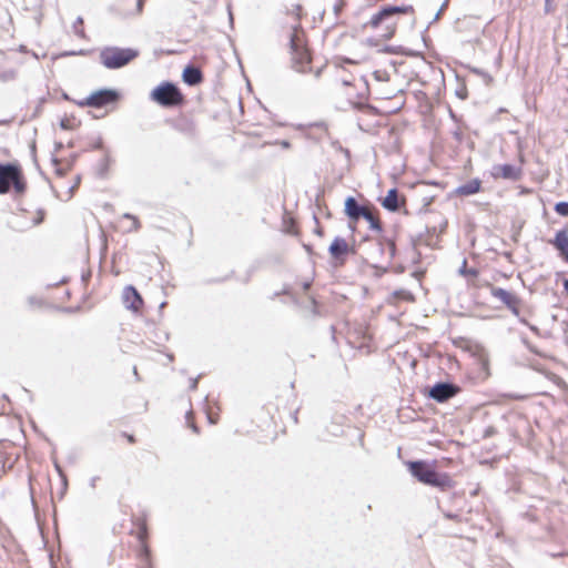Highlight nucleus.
<instances>
[{
    "mask_svg": "<svg viewBox=\"0 0 568 568\" xmlns=\"http://www.w3.org/2000/svg\"><path fill=\"white\" fill-rule=\"evenodd\" d=\"M406 466L410 475L424 485L438 488L440 491H447L455 486L449 474L436 470L435 463L423 459L408 460Z\"/></svg>",
    "mask_w": 568,
    "mask_h": 568,
    "instance_id": "obj_1",
    "label": "nucleus"
},
{
    "mask_svg": "<svg viewBox=\"0 0 568 568\" xmlns=\"http://www.w3.org/2000/svg\"><path fill=\"white\" fill-rule=\"evenodd\" d=\"M139 55L132 48L105 47L100 51V62L109 70H116L128 65Z\"/></svg>",
    "mask_w": 568,
    "mask_h": 568,
    "instance_id": "obj_2",
    "label": "nucleus"
},
{
    "mask_svg": "<svg viewBox=\"0 0 568 568\" xmlns=\"http://www.w3.org/2000/svg\"><path fill=\"white\" fill-rule=\"evenodd\" d=\"M150 99L163 108H176L184 103L181 89L171 81H163L150 93Z\"/></svg>",
    "mask_w": 568,
    "mask_h": 568,
    "instance_id": "obj_3",
    "label": "nucleus"
},
{
    "mask_svg": "<svg viewBox=\"0 0 568 568\" xmlns=\"http://www.w3.org/2000/svg\"><path fill=\"white\" fill-rule=\"evenodd\" d=\"M291 67L298 73L312 71V57L307 48L301 44L295 32L290 34Z\"/></svg>",
    "mask_w": 568,
    "mask_h": 568,
    "instance_id": "obj_4",
    "label": "nucleus"
},
{
    "mask_svg": "<svg viewBox=\"0 0 568 568\" xmlns=\"http://www.w3.org/2000/svg\"><path fill=\"white\" fill-rule=\"evenodd\" d=\"M120 98L121 95L118 90L102 88L92 92L85 99L78 101L77 104L81 108L90 106L101 109L118 103Z\"/></svg>",
    "mask_w": 568,
    "mask_h": 568,
    "instance_id": "obj_5",
    "label": "nucleus"
},
{
    "mask_svg": "<svg viewBox=\"0 0 568 568\" xmlns=\"http://www.w3.org/2000/svg\"><path fill=\"white\" fill-rule=\"evenodd\" d=\"M462 392L460 386L448 381H439L425 388L424 394L436 403H447Z\"/></svg>",
    "mask_w": 568,
    "mask_h": 568,
    "instance_id": "obj_6",
    "label": "nucleus"
},
{
    "mask_svg": "<svg viewBox=\"0 0 568 568\" xmlns=\"http://www.w3.org/2000/svg\"><path fill=\"white\" fill-rule=\"evenodd\" d=\"M328 253L334 261L335 266H343L346 263L348 254H355L356 248L349 245L342 236H335L328 246Z\"/></svg>",
    "mask_w": 568,
    "mask_h": 568,
    "instance_id": "obj_7",
    "label": "nucleus"
},
{
    "mask_svg": "<svg viewBox=\"0 0 568 568\" xmlns=\"http://www.w3.org/2000/svg\"><path fill=\"white\" fill-rule=\"evenodd\" d=\"M490 294L493 297L499 300L515 316H519V306L521 304V300L515 293H511L505 288L494 286L488 283Z\"/></svg>",
    "mask_w": 568,
    "mask_h": 568,
    "instance_id": "obj_8",
    "label": "nucleus"
},
{
    "mask_svg": "<svg viewBox=\"0 0 568 568\" xmlns=\"http://www.w3.org/2000/svg\"><path fill=\"white\" fill-rule=\"evenodd\" d=\"M165 123L187 138L196 135V123L190 115L179 114L178 116L166 119Z\"/></svg>",
    "mask_w": 568,
    "mask_h": 568,
    "instance_id": "obj_9",
    "label": "nucleus"
},
{
    "mask_svg": "<svg viewBox=\"0 0 568 568\" xmlns=\"http://www.w3.org/2000/svg\"><path fill=\"white\" fill-rule=\"evenodd\" d=\"M490 175L495 180L503 179L517 182L523 176V169L521 166L511 163L495 164L491 166Z\"/></svg>",
    "mask_w": 568,
    "mask_h": 568,
    "instance_id": "obj_10",
    "label": "nucleus"
},
{
    "mask_svg": "<svg viewBox=\"0 0 568 568\" xmlns=\"http://www.w3.org/2000/svg\"><path fill=\"white\" fill-rule=\"evenodd\" d=\"M367 209L359 204L354 196H347L344 202V213L348 217L349 222L357 223L362 217H366ZM351 230L354 232L355 226L349 223Z\"/></svg>",
    "mask_w": 568,
    "mask_h": 568,
    "instance_id": "obj_11",
    "label": "nucleus"
},
{
    "mask_svg": "<svg viewBox=\"0 0 568 568\" xmlns=\"http://www.w3.org/2000/svg\"><path fill=\"white\" fill-rule=\"evenodd\" d=\"M558 252V256L568 264V227L558 230L555 236L548 241Z\"/></svg>",
    "mask_w": 568,
    "mask_h": 568,
    "instance_id": "obj_12",
    "label": "nucleus"
},
{
    "mask_svg": "<svg viewBox=\"0 0 568 568\" xmlns=\"http://www.w3.org/2000/svg\"><path fill=\"white\" fill-rule=\"evenodd\" d=\"M20 173V166L9 163V168H3L0 172V194H6L11 187L12 180Z\"/></svg>",
    "mask_w": 568,
    "mask_h": 568,
    "instance_id": "obj_13",
    "label": "nucleus"
},
{
    "mask_svg": "<svg viewBox=\"0 0 568 568\" xmlns=\"http://www.w3.org/2000/svg\"><path fill=\"white\" fill-rule=\"evenodd\" d=\"M123 301H124L126 308H129L133 312H138L143 305V298H142L141 294L132 285H128L124 287Z\"/></svg>",
    "mask_w": 568,
    "mask_h": 568,
    "instance_id": "obj_14",
    "label": "nucleus"
},
{
    "mask_svg": "<svg viewBox=\"0 0 568 568\" xmlns=\"http://www.w3.org/2000/svg\"><path fill=\"white\" fill-rule=\"evenodd\" d=\"M182 80L190 87L199 85L204 80L203 72L199 67L190 63L182 72Z\"/></svg>",
    "mask_w": 568,
    "mask_h": 568,
    "instance_id": "obj_15",
    "label": "nucleus"
},
{
    "mask_svg": "<svg viewBox=\"0 0 568 568\" xmlns=\"http://www.w3.org/2000/svg\"><path fill=\"white\" fill-rule=\"evenodd\" d=\"M377 253L383 256L385 253V250L388 251V263L392 262V260L396 256L397 247L394 237L390 236H383L375 243Z\"/></svg>",
    "mask_w": 568,
    "mask_h": 568,
    "instance_id": "obj_16",
    "label": "nucleus"
},
{
    "mask_svg": "<svg viewBox=\"0 0 568 568\" xmlns=\"http://www.w3.org/2000/svg\"><path fill=\"white\" fill-rule=\"evenodd\" d=\"M381 204L389 212H397L400 207L398 190L396 187L389 189L386 196L381 200Z\"/></svg>",
    "mask_w": 568,
    "mask_h": 568,
    "instance_id": "obj_17",
    "label": "nucleus"
},
{
    "mask_svg": "<svg viewBox=\"0 0 568 568\" xmlns=\"http://www.w3.org/2000/svg\"><path fill=\"white\" fill-rule=\"evenodd\" d=\"M481 189V181L479 179H473V180H469L468 182L459 185L457 189H456V194L460 195V196H469V195H474L476 193H478Z\"/></svg>",
    "mask_w": 568,
    "mask_h": 568,
    "instance_id": "obj_18",
    "label": "nucleus"
},
{
    "mask_svg": "<svg viewBox=\"0 0 568 568\" xmlns=\"http://www.w3.org/2000/svg\"><path fill=\"white\" fill-rule=\"evenodd\" d=\"M389 16L386 6L382 7L378 12L374 13L369 21L364 24V28L371 27L372 29L382 28L384 21Z\"/></svg>",
    "mask_w": 568,
    "mask_h": 568,
    "instance_id": "obj_19",
    "label": "nucleus"
},
{
    "mask_svg": "<svg viewBox=\"0 0 568 568\" xmlns=\"http://www.w3.org/2000/svg\"><path fill=\"white\" fill-rule=\"evenodd\" d=\"M382 28L384 30V32L382 33V38L384 40H390L395 36L397 30V18L389 13L387 19L384 21Z\"/></svg>",
    "mask_w": 568,
    "mask_h": 568,
    "instance_id": "obj_20",
    "label": "nucleus"
},
{
    "mask_svg": "<svg viewBox=\"0 0 568 568\" xmlns=\"http://www.w3.org/2000/svg\"><path fill=\"white\" fill-rule=\"evenodd\" d=\"M111 163V158L109 152L104 154L102 159H100L95 164V175L100 179H104L108 175L109 166Z\"/></svg>",
    "mask_w": 568,
    "mask_h": 568,
    "instance_id": "obj_21",
    "label": "nucleus"
},
{
    "mask_svg": "<svg viewBox=\"0 0 568 568\" xmlns=\"http://www.w3.org/2000/svg\"><path fill=\"white\" fill-rule=\"evenodd\" d=\"M386 8H387L388 13H392L396 18L399 14L414 13V7L410 4H408V6L387 4Z\"/></svg>",
    "mask_w": 568,
    "mask_h": 568,
    "instance_id": "obj_22",
    "label": "nucleus"
},
{
    "mask_svg": "<svg viewBox=\"0 0 568 568\" xmlns=\"http://www.w3.org/2000/svg\"><path fill=\"white\" fill-rule=\"evenodd\" d=\"M363 219L368 222L369 229L372 231H375L377 233L383 232L382 222L377 217H375L368 210L366 211V217H363Z\"/></svg>",
    "mask_w": 568,
    "mask_h": 568,
    "instance_id": "obj_23",
    "label": "nucleus"
},
{
    "mask_svg": "<svg viewBox=\"0 0 568 568\" xmlns=\"http://www.w3.org/2000/svg\"><path fill=\"white\" fill-rule=\"evenodd\" d=\"M80 121L77 120L74 116L72 118H68V116H64L60 120V128L62 130H74L75 128H78L80 125Z\"/></svg>",
    "mask_w": 568,
    "mask_h": 568,
    "instance_id": "obj_24",
    "label": "nucleus"
},
{
    "mask_svg": "<svg viewBox=\"0 0 568 568\" xmlns=\"http://www.w3.org/2000/svg\"><path fill=\"white\" fill-rule=\"evenodd\" d=\"M11 186H13L14 191L19 194L23 193L27 189V183L23 179L22 171L16 176V180H12Z\"/></svg>",
    "mask_w": 568,
    "mask_h": 568,
    "instance_id": "obj_25",
    "label": "nucleus"
},
{
    "mask_svg": "<svg viewBox=\"0 0 568 568\" xmlns=\"http://www.w3.org/2000/svg\"><path fill=\"white\" fill-rule=\"evenodd\" d=\"M458 273H459L460 275L465 276V277H466V276L476 277V276H478V274H479V272H478V270H477V268H475V267H470V268H468V267H467V260H466V258H464L463 264H462V266H460V267H459V270H458Z\"/></svg>",
    "mask_w": 568,
    "mask_h": 568,
    "instance_id": "obj_26",
    "label": "nucleus"
},
{
    "mask_svg": "<svg viewBox=\"0 0 568 568\" xmlns=\"http://www.w3.org/2000/svg\"><path fill=\"white\" fill-rule=\"evenodd\" d=\"M83 19L82 17H78L75 19V21L73 22L72 24V29H73V32L79 37V38H82L84 39L85 38V32H84V29H83Z\"/></svg>",
    "mask_w": 568,
    "mask_h": 568,
    "instance_id": "obj_27",
    "label": "nucleus"
},
{
    "mask_svg": "<svg viewBox=\"0 0 568 568\" xmlns=\"http://www.w3.org/2000/svg\"><path fill=\"white\" fill-rule=\"evenodd\" d=\"M443 516L448 520H454L456 523H463L465 519L463 518L462 514L458 511H449L440 509Z\"/></svg>",
    "mask_w": 568,
    "mask_h": 568,
    "instance_id": "obj_28",
    "label": "nucleus"
},
{
    "mask_svg": "<svg viewBox=\"0 0 568 568\" xmlns=\"http://www.w3.org/2000/svg\"><path fill=\"white\" fill-rule=\"evenodd\" d=\"M379 52H383V53H389V54H404L405 53V49L400 45H384L381 50H378Z\"/></svg>",
    "mask_w": 568,
    "mask_h": 568,
    "instance_id": "obj_29",
    "label": "nucleus"
},
{
    "mask_svg": "<svg viewBox=\"0 0 568 568\" xmlns=\"http://www.w3.org/2000/svg\"><path fill=\"white\" fill-rule=\"evenodd\" d=\"M554 210L560 216H568V202L567 201L557 202L554 206Z\"/></svg>",
    "mask_w": 568,
    "mask_h": 568,
    "instance_id": "obj_30",
    "label": "nucleus"
},
{
    "mask_svg": "<svg viewBox=\"0 0 568 568\" xmlns=\"http://www.w3.org/2000/svg\"><path fill=\"white\" fill-rule=\"evenodd\" d=\"M351 103L355 110H358L361 112H369V111L375 110V108L367 102L359 101V102H351Z\"/></svg>",
    "mask_w": 568,
    "mask_h": 568,
    "instance_id": "obj_31",
    "label": "nucleus"
},
{
    "mask_svg": "<svg viewBox=\"0 0 568 568\" xmlns=\"http://www.w3.org/2000/svg\"><path fill=\"white\" fill-rule=\"evenodd\" d=\"M91 150H101L108 152L104 148V143L101 136H98L97 140L90 144L88 148L84 149V151H91Z\"/></svg>",
    "mask_w": 568,
    "mask_h": 568,
    "instance_id": "obj_32",
    "label": "nucleus"
},
{
    "mask_svg": "<svg viewBox=\"0 0 568 568\" xmlns=\"http://www.w3.org/2000/svg\"><path fill=\"white\" fill-rule=\"evenodd\" d=\"M53 465H54V469L57 470V473L61 477V480H62V484H63V489H65L67 485H68L67 475L64 474L61 465L57 460L53 462Z\"/></svg>",
    "mask_w": 568,
    "mask_h": 568,
    "instance_id": "obj_33",
    "label": "nucleus"
},
{
    "mask_svg": "<svg viewBox=\"0 0 568 568\" xmlns=\"http://www.w3.org/2000/svg\"><path fill=\"white\" fill-rule=\"evenodd\" d=\"M448 3H449V0H444L443 4L440 6V8H438V11L437 13L435 14V17L433 18V20L429 22L428 27L436 22L437 20L440 19L442 14L444 13V11L447 9L448 7Z\"/></svg>",
    "mask_w": 568,
    "mask_h": 568,
    "instance_id": "obj_34",
    "label": "nucleus"
},
{
    "mask_svg": "<svg viewBox=\"0 0 568 568\" xmlns=\"http://www.w3.org/2000/svg\"><path fill=\"white\" fill-rule=\"evenodd\" d=\"M364 262L367 263L371 267L375 268L376 270V274L378 276L385 274L388 271V266H379V265H377L375 263L369 264L366 258L364 260Z\"/></svg>",
    "mask_w": 568,
    "mask_h": 568,
    "instance_id": "obj_35",
    "label": "nucleus"
},
{
    "mask_svg": "<svg viewBox=\"0 0 568 568\" xmlns=\"http://www.w3.org/2000/svg\"><path fill=\"white\" fill-rule=\"evenodd\" d=\"M123 217L124 219H130L133 221V226H134V230H139L140 229V222H139V219L136 216H134L133 214H130V213H125L123 214Z\"/></svg>",
    "mask_w": 568,
    "mask_h": 568,
    "instance_id": "obj_36",
    "label": "nucleus"
},
{
    "mask_svg": "<svg viewBox=\"0 0 568 568\" xmlns=\"http://www.w3.org/2000/svg\"><path fill=\"white\" fill-rule=\"evenodd\" d=\"M44 102H45V98H41V99L39 100V103H38V105L36 106L34 112H33V114H32V116H31L32 119H33V118H37V116L42 112V104H43Z\"/></svg>",
    "mask_w": 568,
    "mask_h": 568,
    "instance_id": "obj_37",
    "label": "nucleus"
},
{
    "mask_svg": "<svg viewBox=\"0 0 568 568\" xmlns=\"http://www.w3.org/2000/svg\"><path fill=\"white\" fill-rule=\"evenodd\" d=\"M343 7H344L343 0H337L333 7V10H334V13L336 17L339 16L341 11L343 10Z\"/></svg>",
    "mask_w": 568,
    "mask_h": 568,
    "instance_id": "obj_38",
    "label": "nucleus"
},
{
    "mask_svg": "<svg viewBox=\"0 0 568 568\" xmlns=\"http://www.w3.org/2000/svg\"><path fill=\"white\" fill-rule=\"evenodd\" d=\"M453 138L456 140L457 143H462L464 140V133L457 129L453 131Z\"/></svg>",
    "mask_w": 568,
    "mask_h": 568,
    "instance_id": "obj_39",
    "label": "nucleus"
},
{
    "mask_svg": "<svg viewBox=\"0 0 568 568\" xmlns=\"http://www.w3.org/2000/svg\"><path fill=\"white\" fill-rule=\"evenodd\" d=\"M202 377L200 374L197 377L190 378V389L195 390L197 388L199 379Z\"/></svg>",
    "mask_w": 568,
    "mask_h": 568,
    "instance_id": "obj_40",
    "label": "nucleus"
},
{
    "mask_svg": "<svg viewBox=\"0 0 568 568\" xmlns=\"http://www.w3.org/2000/svg\"><path fill=\"white\" fill-rule=\"evenodd\" d=\"M51 161H52V163H53L55 166H58V164H59V162H60V161H59V159H58L57 156H54V155L52 156ZM55 173H57L58 175H64V171H63L61 168H57V169H55Z\"/></svg>",
    "mask_w": 568,
    "mask_h": 568,
    "instance_id": "obj_41",
    "label": "nucleus"
},
{
    "mask_svg": "<svg viewBox=\"0 0 568 568\" xmlns=\"http://www.w3.org/2000/svg\"><path fill=\"white\" fill-rule=\"evenodd\" d=\"M494 434H496V429L493 426H490V427L485 429L484 437L485 438L491 437Z\"/></svg>",
    "mask_w": 568,
    "mask_h": 568,
    "instance_id": "obj_42",
    "label": "nucleus"
},
{
    "mask_svg": "<svg viewBox=\"0 0 568 568\" xmlns=\"http://www.w3.org/2000/svg\"><path fill=\"white\" fill-rule=\"evenodd\" d=\"M136 2V13L140 14L143 11L144 0H135Z\"/></svg>",
    "mask_w": 568,
    "mask_h": 568,
    "instance_id": "obj_43",
    "label": "nucleus"
},
{
    "mask_svg": "<svg viewBox=\"0 0 568 568\" xmlns=\"http://www.w3.org/2000/svg\"><path fill=\"white\" fill-rule=\"evenodd\" d=\"M38 213H39V217L34 220L36 225L40 224L43 221V216H44L43 210H39Z\"/></svg>",
    "mask_w": 568,
    "mask_h": 568,
    "instance_id": "obj_44",
    "label": "nucleus"
},
{
    "mask_svg": "<svg viewBox=\"0 0 568 568\" xmlns=\"http://www.w3.org/2000/svg\"><path fill=\"white\" fill-rule=\"evenodd\" d=\"M83 52H84L83 50H80L79 52H77V51H67L62 55H64V57H73V55H77V54H83Z\"/></svg>",
    "mask_w": 568,
    "mask_h": 568,
    "instance_id": "obj_45",
    "label": "nucleus"
},
{
    "mask_svg": "<svg viewBox=\"0 0 568 568\" xmlns=\"http://www.w3.org/2000/svg\"><path fill=\"white\" fill-rule=\"evenodd\" d=\"M529 329L535 333L536 335H539L540 334V329L536 326V325H532L529 323L528 325Z\"/></svg>",
    "mask_w": 568,
    "mask_h": 568,
    "instance_id": "obj_46",
    "label": "nucleus"
},
{
    "mask_svg": "<svg viewBox=\"0 0 568 568\" xmlns=\"http://www.w3.org/2000/svg\"><path fill=\"white\" fill-rule=\"evenodd\" d=\"M62 149H63V143L62 142H55L54 143V151L55 152H60Z\"/></svg>",
    "mask_w": 568,
    "mask_h": 568,
    "instance_id": "obj_47",
    "label": "nucleus"
},
{
    "mask_svg": "<svg viewBox=\"0 0 568 568\" xmlns=\"http://www.w3.org/2000/svg\"><path fill=\"white\" fill-rule=\"evenodd\" d=\"M303 247L305 248V251H306L310 255H312V254H313V247H312V245H310V244H303Z\"/></svg>",
    "mask_w": 568,
    "mask_h": 568,
    "instance_id": "obj_48",
    "label": "nucleus"
},
{
    "mask_svg": "<svg viewBox=\"0 0 568 568\" xmlns=\"http://www.w3.org/2000/svg\"><path fill=\"white\" fill-rule=\"evenodd\" d=\"M311 285H312V282L306 281V282L303 283L302 287H303L304 291H308Z\"/></svg>",
    "mask_w": 568,
    "mask_h": 568,
    "instance_id": "obj_49",
    "label": "nucleus"
},
{
    "mask_svg": "<svg viewBox=\"0 0 568 568\" xmlns=\"http://www.w3.org/2000/svg\"><path fill=\"white\" fill-rule=\"evenodd\" d=\"M80 183V176H77V181H74V184L70 187V192H73L75 187H78Z\"/></svg>",
    "mask_w": 568,
    "mask_h": 568,
    "instance_id": "obj_50",
    "label": "nucleus"
},
{
    "mask_svg": "<svg viewBox=\"0 0 568 568\" xmlns=\"http://www.w3.org/2000/svg\"><path fill=\"white\" fill-rule=\"evenodd\" d=\"M207 419H209L210 424H216L217 423V419L215 417H213L211 414H207Z\"/></svg>",
    "mask_w": 568,
    "mask_h": 568,
    "instance_id": "obj_51",
    "label": "nucleus"
},
{
    "mask_svg": "<svg viewBox=\"0 0 568 568\" xmlns=\"http://www.w3.org/2000/svg\"><path fill=\"white\" fill-rule=\"evenodd\" d=\"M189 426L192 428V430L195 433V434H199V427L196 426V424L194 423H190Z\"/></svg>",
    "mask_w": 568,
    "mask_h": 568,
    "instance_id": "obj_52",
    "label": "nucleus"
},
{
    "mask_svg": "<svg viewBox=\"0 0 568 568\" xmlns=\"http://www.w3.org/2000/svg\"><path fill=\"white\" fill-rule=\"evenodd\" d=\"M339 149H341V151L345 154V156H346L347 159H349V158H351V152H349V150H348V149H345V148H342V146H341Z\"/></svg>",
    "mask_w": 568,
    "mask_h": 568,
    "instance_id": "obj_53",
    "label": "nucleus"
},
{
    "mask_svg": "<svg viewBox=\"0 0 568 568\" xmlns=\"http://www.w3.org/2000/svg\"><path fill=\"white\" fill-rule=\"evenodd\" d=\"M456 94H457L460 99H466V97H467L466 91H456Z\"/></svg>",
    "mask_w": 568,
    "mask_h": 568,
    "instance_id": "obj_54",
    "label": "nucleus"
},
{
    "mask_svg": "<svg viewBox=\"0 0 568 568\" xmlns=\"http://www.w3.org/2000/svg\"><path fill=\"white\" fill-rule=\"evenodd\" d=\"M517 317H518V321H519L521 324H524V325H526V326H528V325H529V322H528L525 317H521L520 315H519V316H517Z\"/></svg>",
    "mask_w": 568,
    "mask_h": 568,
    "instance_id": "obj_55",
    "label": "nucleus"
},
{
    "mask_svg": "<svg viewBox=\"0 0 568 568\" xmlns=\"http://www.w3.org/2000/svg\"><path fill=\"white\" fill-rule=\"evenodd\" d=\"M562 286H564L565 292L568 294V278L564 280Z\"/></svg>",
    "mask_w": 568,
    "mask_h": 568,
    "instance_id": "obj_56",
    "label": "nucleus"
},
{
    "mask_svg": "<svg viewBox=\"0 0 568 568\" xmlns=\"http://www.w3.org/2000/svg\"><path fill=\"white\" fill-rule=\"evenodd\" d=\"M90 277H91V273L90 272H88L87 274H82V281L83 282L89 281Z\"/></svg>",
    "mask_w": 568,
    "mask_h": 568,
    "instance_id": "obj_57",
    "label": "nucleus"
},
{
    "mask_svg": "<svg viewBox=\"0 0 568 568\" xmlns=\"http://www.w3.org/2000/svg\"><path fill=\"white\" fill-rule=\"evenodd\" d=\"M315 233H316L317 235L322 236V235H323V230H322V227L317 226V227L315 229Z\"/></svg>",
    "mask_w": 568,
    "mask_h": 568,
    "instance_id": "obj_58",
    "label": "nucleus"
},
{
    "mask_svg": "<svg viewBox=\"0 0 568 568\" xmlns=\"http://www.w3.org/2000/svg\"><path fill=\"white\" fill-rule=\"evenodd\" d=\"M125 436H126V438H128V440H129L130 443H134V442H135V438H134V436H133V435H128V434H125Z\"/></svg>",
    "mask_w": 568,
    "mask_h": 568,
    "instance_id": "obj_59",
    "label": "nucleus"
},
{
    "mask_svg": "<svg viewBox=\"0 0 568 568\" xmlns=\"http://www.w3.org/2000/svg\"><path fill=\"white\" fill-rule=\"evenodd\" d=\"M321 73H322V68L317 69L315 71V78H320L321 77Z\"/></svg>",
    "mask_w": 568,
    "mask_h": 568,
    "instance_id": "obj_60",
    "label": "nucleus"
},
{
    "mask_svg": "<svg viewBox=\"0 0 568 568\" xmlns=\"http://www.w3.org/2000/svg\"><path fill=\"white\" fill-rule=\"evenodd\" d=\"M97 480H98V477H93V478L91 479V483H90L91 487H95V481H97Z\"/></svg>",
    "mask_w": 568,
    "mask_h": 568,
    "instance_id": "obj_61",
    "label": "nucleus"
},
{
    "mask_svg": "<svg viewBox=\"0 0 568 568\" xmlns=\"http://www.w3.org/2000/svg\"><path fill=\"white\" fill-rule=\"evenodd\" d=\"M133 373H134V375H135L136 379H139V374H138V369H136V367H135V366L133 367Z\"/></svg>",
    "mask_w": 568,
    "mask_h": 568,
    "instance_id": "obj_62",
    "label": "nucleus"
},
{
    "mask_svg": "<svg viewBox=\"0 0 568 568\" xmlns=\"http://www.w3.org/2000/svg\"><path fill=\"white\" fill-rule=\"evenodd\" d=\"M396 272H397V273H402V272H404V267H403V266H398V267L396 268Z\"/></svg>",
    "mask_w": 568,
    "mask_h": 568,
    "instance_id": "obj_63",
    "label": "nucleus"
},
{
    "mask_svg": "<svg viewBox=\"0 0 568 568\" xmlns=\"http://www.w3.org/2000/svg\"><path fill=\"white\" fill-rule=\"evenodd\" d=\"M191 416H192V412H187V413H186V419H187V422L190 420V417H191Z\"/></svg>",
    "mask_w": 568,
    "mask_h": 568,
    "instance_id": "obj_64",
    "label": "nucleus"
}]
</instances>
